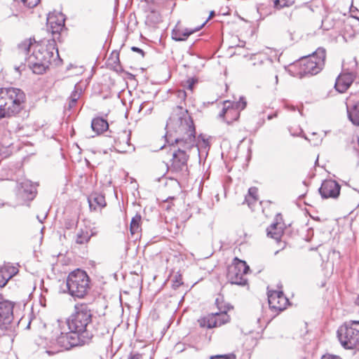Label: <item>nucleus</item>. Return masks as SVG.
<instances>
[{"label":"nucleus","mask_w":359,"mask_h":359,"mask_svg":"<svg viewBox=\"0 0 359 359\" xmlns=\"http://www.w3.org/2000/svg\"><path fill=\"white\" fill-rule=\"evenodd\" d=\"M353 75L351 73H341L336 79L335 89L339 93H344L353 81Z\"/></svg>","instance_id":"17"},{"label":"nucleus","mask_w":359,"mask_h":359,"mask_svg":"<svg viewBox=\"0 0 359 359\" xmlns=\"http://www.w3.org/2000/svg\"><path fill=\"white\" fill-rule=\"evenodd\" d=\"M32 45L31 39H26L18 45V50L25 57H27Z\"/></svg>","instance_id":"29"},{"label":"nucleus","mask_w":359,"mask_h":359,"mask_svg":"<svg viewBox=\"0 0 359 359\" xmlns=\"http://www.w3.org/2000/svg\"><path fill=\"white\" fill-rule=\"evenodd\" d=\"M55 55L59 57L55 41L43 40L33 46L32 54L27 58V65L34 74H42L48 68Z\"/></svg>","instance_id":"2"},{"label":"nucleus","mask_w":359,"mask_h":359,"mask_svg":"<svg viewBox=\"0 0 359 359\" xmlns=\"http://www.w3.org/2000/svg\"><path fill=\"white\" fill-rule=\"evenodd\" d=\"M37 219H39V221L40 222H41V223L43 222H42V220H41V218H39V216H37Z\"/></svg>","instance_id":"47"},{"label":"nucleus","mask_w":359,"mask_h":359,"mask_svg":"<svg viewBox=\"0 0 359 359\" xmlns=\"http://www.w3.org/2000/svg\"><path fill=\"white\" fill-rule=\"evenodd\" d=\"M233 106L236 108V109H238L239 111L243 110L245 108L247 102L244 97H241L238 102L235 103H232Z\"/></svg>","instance_id":"33"},{"label":"nucleus","mask_w":359,"mask_h":359,"mask_svg":"<svg viewBox=\"0 0 359 359\" xmlns=\"http://www.w3.org/2000/svg\"><path fill=\"white\" fill-rule=\"evenodd\" d=\"M214 15V11H212L210 15V18Z\"/></svg>","instance_id":"48"},{"label":"nucleus","mask_w":359,"mask_h":359,"mask_svg":"<svg viewBox=\"0 0 359 359\" xmlns=\"http://www.w3.org/2000/svg\"><path fill=\"white\" fill-rule=\"evenodd\" d=\"M257 65H264V60H259V62L257 63V62H254L253 63V65H255V66Z\"/></svg>","instance_id":"40"},{"label":"nucleus","mask_w":359,"mask_h":359,"mask_svg":"<svg viewBox=\"0 0 359 359\" xmlns=\"http://www.w3.org/2000/svg\"><path fill=\"white\" fill-rule=\"evenodd\" d=\"M59 327L61 332L60 336L56 339L57 344L60 348L68 350L69 349L70 344L69 341L68 332H66L67 328L66 329L62 325L59 326Z\"/></svg>","instance_id":"23"},{"label":"nucleus","mask_w":359,"mask_h":359,"mask_svg":"<svg viewBox=\"0 0 359 359\" xmlns=\"http://www.w3.org/2000/svg\"><path fill=\"white\" fill-rule=\"evenodd\" d=\"M196 81L197 80L194 79V78L189 79L186 81L185 86L187 87V89L192 90L194 85L196 83Z\"/></svg>","instance_id":"35"},{"label":"nucleus","mask_w":359,"mask_h":359,"mask_svg":"<svg viewBox=\"0 0 359 359\" xmlns=\"http://www.w3.org/2000/svg\"><path fill=\"white\" fill-rule=\"evenodd\" d=\"M359 320L344 323L337 330V337L346 349H357L359 345Z\"/></svg>","instance_id":"5"},{"label":"nucleus","mask_w":359,"mask_h":359,"mask_svg":"<svg viewBox=\"0 0 359 359\" xmlns=\"http://www.w3.org/2000/svg\"><path fill=\"white\" fill-rule=\"evenodd\" d=\"M276 116V114H274V115H273V116L269 115V116H268V119H269V120H270V119H271L273 116Z\"/></svg>","instance_id":"44"},{"label":"nucleus","mask_w":359,"mask_h":359,"mask_svg":"<svg viewBox=\"0 0 359 359\" xmlns=\"http://www.w3.org/2000/svg\"><path fill=\"white\" fill-rule=\"evenodd\" d=\"M37 219H39V221L40 222H41V223L43 222H42V220H41V218H39V216H37Z\"/></svg>","instance_id":"46"},{"label":"nucleus","mask_w":359,"mask_h":359,"mask_svg":"<svg viewBox=\"0 0 359 359\" xmlns=\"http://www.w3.org/2000/svg\"><path fill=\"white\" fill-rule=\"evenodd\" d=\"M249 270L245 262L235 258L233 264L228 267L227 280L231 284L245 285L248 282L245 275Z\"/></svg>","instance_id":"8"},{"label":"nucleus","mask_w":359,"mask_h":359,"mask_svg":"<svg viewBox=\"0 0 359 359\" xmlns=\"http://www.w3.org/2000/svg\"><path fill=\"white\" fill-rule=\"evenodd\" d=\"M128 359H142V355L140 353L131 354Z\"/></svg>","instance_id":"38"},{"label":"nucleus","mask_w":359,"mask_h":359,"mask_svg":"<svg viewBox=\"0 0 359 359\" xmlns=\"http://www.w3.org/2000/svg\"><path fill=\"white\" fill-rule=\"evenodd\" d=\"M295 0H273V7L276 9H282L285 7H290L292 6Z\"/></svg>","instance_id":"28"},{"label":"nucleus","mask_w":359,"mask_h":359,"mask_svg":"<svg viewBox=\"0 0 359 359\" xmlns=\"http://www.w3.org/2000/svg\"><path fill=\"white\" fill-rule=\"evenodd\" d=\"M81 93V90L79 92L78 90V86H75L74 90L72 93L70 97H69V108H72L75 106L77 100L79 99L80 95Z\"/></svg>","instance_id":"31"},{"label":"nucleus","mask_w":359,"mask_h":359,"mask_svg":"<svg viewBox=\"0 0 359 359\" xmlns=\"http://www.w3.org/2000/svg\"><path fill=\"white\" fill-rule=\"evenodd\" d=\"M321 141H322V140H321V139L318 140H316V141H314V142H313V144L314 146H317V145H318V144L321 142Z\"/></svg>","instance_id":"41"},{"label":"nucleus","mask_w":359,"mask_h":359,"mask_svg":"<svg viewBox=\"0 0 359 359\" xmlns=\"http://www.w3.org/2000/svg\"><path fill=\"white\" fill-rule=\"evenodd\" d=\"M357 144H359V136L356 137Z\"/></svg>","instance_id":"45"},{"label":"nucleus","mask_w":359,"mask_h":359,"mask_svg":"<svg viewBox=\"0 0 359 359\" xmlns=\"http://www.w3.org/2000/svg\"><path fill=\"white\" fill-rule=\"evenodd\" d=\"M4 99L6 102V117L14 116L23 108L25 101V94L20 88H4Z\"/></svg>","instance_id":"7"},{"label":"nucleus","mask_w":359,"mask_h":359,"mask_svg":"<svg viewBox=\"0 0 359 359\" xmlns=\"http://www.w3.org/2000/svg\"><path fill=\"white\" fill-rule=\"evenodd\" d=\"M354 18L357 19V20H359V18L358 17H355L353 15H352Z\"/></svg>","instance_id":"50"},{"label":"nucleus","mask_w":359,"mask_h":359,"mask_svg":"<svg viewBox=\"0 0 359 359\" xmlns=\"http://www.w3.org/2000/svg\"><path fill=\"white\" fill-rule=\"evenodd\" d=\"M258 200L257 189L256 187H250L248 189V194L245 196V203L250 207L254 203Z\"/></svg>","instance_id":"25"},{"label":"nucleus","mask_w":359,"mask_h":359,"mask_svg":"<svg viewBox=\"0 0 359 359\" xmlns=\"http://www.w3.org/2000/svg\"><path fill=\"white\" fill-rule=\"evenodd\" d=\"M283 224L280 222L271 224L266 229L267 236L279 241L283 234Z\"/></svg>","instance_id":"21"},{"label":"nucleus","mask_w":359,"mask_h":359,"mask_svg":"<svg viewBox=\"0 0 359 359\" xmlns=\"http://www.w3.org/2000/svg\"><path fill=\"white\" fill-rule=\"evenodd\" d=\"M92 311L86 304H76L74 312L66 320H57L58 326L62 325L70 331L94 333L92 327Z\"/></svg>","instance_id":"3"},{"label":"nucleus","mask_w":359,"mask_h":359,"mask_svg":"<svg viewBox=\"0 0 359 359\" xmlns=\"http://www.w3.org/2000/svg\"><path fill=\"white\" fill-rule=\"evenodd\" d=\"M91 128L97 135H100L109 128V124L103 118L96 117L92 120Z\"/></svg>","instance_id":"22"},{"label":"nucleus","mask_w":359,"mask_h":359,"mask_svg":"<svg viewBox=\"0 0 359 359\" xmlns=\"http://www.w3.org/2000/svg\"><path fill=\"white\" fill-rule=\"evenodd\" d=\"M131 50L133 51V52H136V53H138L140 54H141V55L142 57L144 56V52L143 51V50H142L141 48H138V47H135V46H133L131 48Z\"/></svg>","instance_id":"37"},{"label":"nucleus","mask_w":359,"mask_h":359,"mask_svg":"<svg viewBox=\"0 0 359 359\" xmlns=\"http://www.w3.org/2000/svg\"><path fill=\"white\" fill-rule=\"evenodd\" d=\"M204 25L205 22L195 29L186 28L184 29H180L179 28H175L172 32V38L177 41H185L191 34L198 31Z\"/></svg>","instance_id":"20"},{"label":"nucleus","mask_w":359,"mask_h":359,"mask_svg":"<svg viewBox=\"0 0 359 359\" xmlns=\"http://www.w3.org/2000/svg\"><path fill=\"white\" fill-rule=\"evenodd\" d=\"M18 272L17 266L10 264H4L0 268V287H4L8 281Z\"/></svg>","instance_id":"18"},{"label":"nucleus","mask_w":359,"mask_h":359,"mask_svg":"<svg viewBox=\"0 0 359 359\" xmlns=\"http://www.w3.org/2000/svg\"><path fill=\"white\" fill-rule=\"evenodd\" d=\"M239 115V110L236 109L229 100H226L224 102V107L219 114L221 118L226 116V121L228 123H231L232 121L237 120Z\"/></svg>","instance_id":"16"},{"label":"nucleus","mask_w":359,"mask_h":359,"mask_svg":"<svg viewBox=\"0 0 359 359\" xmlns=\"http://www.w3.org/2000/svg\"><path fill=\"white\" fill-rule=\"evenodd\" d=\"M355 36V33H354V34H351L349 35V36H350V37H351V36Z\"/></svg>","instance_id":"49"},{"label":"nucleus","mask_w":359,"mask_h":359,"mask_svg":"<svg viewBox=\"0 0 359 359\" xmlns=\"http://www.w3.org/2000/svg\"><path fill=\"white\" fill-rule=\"evenodd\" d=\"M13 307V304L9 301L0 302V329L12 331L15 328Z\"/></svg>","instance_id":"9"},{"label":"nucleus","mask_w":359,"mask_h":359,"mask_svg":"<svg viewBox=\"0 0 359 359\" xmlns=\"http://www.w3.org/2000/svg\"><path fill=\"white\" fill-rule=\"evenodd\" d=\"M269 308L277 313L285 309L288 299L281 291H272L268 293Z\"/></svg>","instance_id":"11"},{"label":"nucleus","mask_w":359,"mask_h":359,"mask_svg":"<svg viewBox=\"0 0 359 359\" xmlns=\"http://www.w3.org/2000/svg\"><path fill=\"white\" fill-rule=\"evenodd\" d=\"M326 51L323 48H318L311 55L301 59L299 62L301 75H316L325 65Z\"/></svg>","instance_id":"6"},{"label":"nucleus","mask_w":359,"mask_h":359,"mask_svg":"<svg viewBox=\"0 0 359 359\" xmlns=\"http://www.w3.org/2000/svg\"><path fill=\"white\" fill-rule=\"evenodd\" d=\"M47 25L53 34H58L65 27V18L61 14L58 15H49L47 18Z\"/></svg>","instance_id":"15"},{"label":"nucleus","mask_w":359,"mask_h":359,"mask_svg":"<svg viewBox=\"0 0 359 359\" xmlns=\"http://www.w3.org/2000/svg\"><path fill=\"white\" fill-rule=\"evenodd\" d=\"M340 191L339 185L334 180H325L324 181L319 192L323 198H336L339 196Z\"/></svg>","instance_id":"14"},{"label":"nucleus","mask_w":359,"mask_h":359,"mask_svg":"<svg viewBox=\"0 0 359 359\" xmlns=\"http://www.w3.org/2000/svg\"><path fill=\"white\" fill-rule=\"evenodd\" d=\"M88 202L91 210H100L106 205L104 196L98 193L91 194L88 198Z\"/></svg>","instance_id":"19"},{"label":"nucleus","mask_w":359,"mask_h":359,"mask_svg":"<svg viewBox=\"0 0 359 359\" xmlns=\"http://www.w3.org/2000/svg\"><path fill=\"white\" fill-rule=\"evenodd\" d=\"M178 97L185 99L186 97V93L184 90H179L178 91Z\"/></svg>","instance_id":"39"},{"label":"nucleus","mask_w":359,"mask_h":359,"mask_svg":"<svg viewBox=\"0 0 359 359\" xmlns=\"http://www.w3.org/2000/svg\"><path fill=\"white\" fill-rule=\"evenodd\" d=\"M4 94V88H0V118H6V102L4 99V96L3 97Z\"/></svg>","instance_id":"30"},{"label":"nucleus","mask_w":359,"mask_h":359,"mask_svg":"<svg viewBox=\"0 0 359 359\" xmlns=\"http://www.w3.org/2000/svg\"><path fill=\"white\" fill-rule=\"evenodd\" d=\"M59 351H60V350H57V351H55V352H53V351H46V352L48 355H53V354H54L55 353H57V352H59Z\"/></svg>","instance_id":"43"},{"label":"nucleus","mask_w":359,"mask_h":359,"mask_svg":"<svg viewBox=\"0 0 359 359\" xmlns=\"http://www.w3.org/2000/svg\"><path fill=\"white\" fill-rule=\"evenodd\" d=\"M210 359H236L234 354L217 355L212 356Z\"/></svg>","instance_id":"34"},{"label":"nucleus","mask_w":359,"mask_h":359,"mask_svg":"<svg viewBox=\"0 0 359 359\" xmlns=\"http://www.w3.org/2000/svg\"><path fill=\"white\" fill-rule=\"evenodd\" d=\"M348 118L355 126H359V96L351 94L346 102Z\"/></svg>","instance_id":"12"},{"label":"nucleus","mask_w":359,"mask_h":359,"mask_svg":"<svg viewBox=\"0 0 359 359\" xmlns=\"http://www.w3.org/2000/svg\"><path fill=\"white\" fill-rule=\"evenodd\" d=\"M230 320V317L226 311H221L210 313L198 320L201 327L211 329L222 326Z\"/></svg>","instance_id":"10"},{"label":"nucleus","mask_w":359,"mask_h":359,"mask_svg":"<svg viewBox=\"0 0 359 359\" xmlns=\"http://www.w3.org/2000/svg\"><path fill=\"white\" fill-rule=\"evenodd\" d=\"M93 236V233L89 229H79L76 234L75 241L77 244H86Z\"/></svg>","instance_id":"24"},{"label":"nucleus","mask_w":359,"mask_h":359,"mask_svg":"<svg viewBox=\"0 0 359 359\" xmlns=\"http://www.w3.org/2000/svg\"><path fill=\"white\" fill-rule=\"evenodd\" d=\"M276 83L278 82V76H276Z\"/></svg>","instance_id":"51"},{"label":"nucleus","mask_w":359,"mask_h":359,"mask_svg":"<svg viewBox=\"0 0 359 359\" xmlns=\"http://www.w3.org/2000/svg\"><path fill=\"white\" fill-rule=\"evenodd\" d=\"M66 288L72 297L83 298L90 289V278L86 271L74 270L67 278Z\"/></svg>","instance_id":"4"},{"label":"nucleus","mask_w":359,"mask_h":359,"mask_svg":"<svg viewBox=\"0 0 359 359\" xmlns=\"http://www.w3.org/2000/svg\"><path fill=\"white\" fill-rule=\"evenodd\" d=\"M149 104V102H144L143 103H142L139 107V109H138V112L139 113H142L143 115L146 116V115H149L151 113L152 110H153V106L152 105H149L144 111V108L146 105H148Z\"/></svg>","instance_id":"32"},{"label":"nucleus","mask_w":359,"mask_h":359,"mask_svg":"<svg viewBox=\"0 0 359 359\" xmlns=\"http://www.w3.org/2000/svg\"><path fill=\"white\" fill-rule=\"evenodd\" d=\"M353 144H354V145L353 146V150L355 151L356 155H357V156H358V155H359V151H358L357 150V149H356L355 143V142H353Z\"/></svg>","instance_id":"42"},{"label":"nucleus","mask_w":359,"mask_h":359,"mask_svg":"<svg viewBox=\"0 0 359 359\" xmlns=\"http://www.w3.org/2000/svg\"><path fill=\"white\" fill-rule=\"evenodd\" d=\"M266 63H267V64H270V61H269L268 60H266Z\"/></svg>","instance_id":"52"},{"label":"nucleus","mask_w":359,"mask_h":359,"mask_svg":"<svg viewBox=\"0 0 359 359\" xmlns=\"http://www.w3.org/2000/svg\"><path fill=\"white\" fill-rule=\"evenodd\" d=\"M141 219V215L139 214L135 215V216L132 218L130 226L131 234H135L140 231Z\"/></svg>","instance_id":"26"},{"label":"nucleus","mask_w":359,"mask_h":359,"mask_svg":"<svg viewBox=\"0 0 359 359\" xmlns=\"http://www.w3.org/2000/svg\"><path fill=\"white\" fill-rule=\"evenodd\" d=\"M321 359H341L339 356L335 355L327 354L322 356Z\"/></svg>","instance_id":"36"},{"label":"nucleus","mask_w":359,"mask_h":359,"mask_svg":"<svg viewBox=\"0 0 359 359\" xmlns=\"http://www.w3.org/2000/svg\"><path fill=\"white\" fill-rule=\"evenodd\" d=\"M69 341L70 344L69 348L74 346H83L89 344L91 341L94 333L90 332H79L76 331L68 332Z\"/></svg>","instance_id":"13"},{"label":"nucleus","mask_w":359,"mask_h":359,"mask_svg":"<svg viewBox=\"0 0 359 359\" xmlns=\"http://www.w3.org/2000/svg\"><path fill=\"white\" fill-rule=\"evenodd\" d=\"M118 140L120 141L121 140L123 143L124 144L123 147L121 148L123 149L121 152L128 151L131 149V145L130 143V132L127 133L126 131H124L123 134L118 137Z\"/></svg>","instance_id":"27"},{"label":"nucleus","mask_w":359,"mask_h":359,"mask_svg":"<svg viewBox=\"0 0 359 359\" xmlns=\"http://www.w3.org/2000/svg\"><path fill=\"white\" fill-rule=\"evenodd\" d=\"M168 142H175L180 146L172 151V158L169 169L175 172H186L189 155L187 150L196 147V130L193 120L187 109L176 107L165 126Z\"/></svg>","instance_id":"1"}]
</instances>
